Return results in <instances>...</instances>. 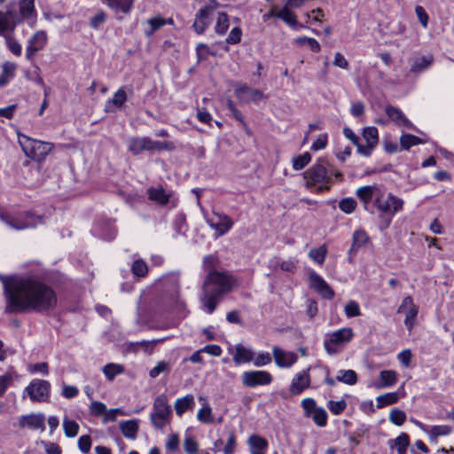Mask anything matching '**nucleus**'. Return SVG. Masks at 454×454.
<instances>
[{
    "instance_id": "obj_1",
    "label": "nucleus",
    "mask_w": 454,
    "mask_h": 454,
    "mask_svg": "<svg viewBox=\"0 0 454 454\" xmlns=\"http://www.w3.org/2000/svg\"><path fill=\"white\" fill-rule=\"evenodd\" d=\"M4 298V313L19 314L35 311L49 314L58 304L55 290L32 277L0 274Z\"/></svg>"
},
{
    "instance_id": "obj_2",
    "label": "nucleus",
    "mask_w": 454,
    "mask_h": 454,
    "mask_svg": "<svg viewBox=\"0 0 454 454\" xmlns=\"http://www.w3.org/2000/svg\"><path fill=\"white\" fill-rule=\"evenodd\" d=\"M235 283L234 278L225 271L209 270L202 287V309L207 314H212L223 297L232 290Z\"/></svg>"
},
{
    "instance_id": "obj_3",
    "label": "nucleus",
    "mask_w": 454,
    "mask_h": 454,
    "mask_svg": "<svg viewBox=\"0 0 454 454\" xmlns=\"http://www.w3.org/2000/svg\"><path fill=\"white\" fill-rule=\"evenodd\" d=\"M325 164L326 161L324 159H319L304 172L303 176L308 188L315 186L317 192H327L331 189L333 182Z\"/></svg>"
},
{
    "instance_id": "obj_4",
    "label": "nucleus",
    "mask_w": 454,
    "mask_h": 454,
    "mask_svg": "<svg viewBox=\"0 0 454 454\" xmlns=\"http://www.w3.org/2000/svg\"><path fill=\"white\" fill-rule=\"evenodd\" d=\"M18 141L25 155L38 162L43 161L55 147L52 143L37 140L20 132Z\"/></svg>"
},
{
    "instance_id": "obj_5",
    "label": "nucleus",
    "mask_w": 454,
    "mask_h": 454,
    "mask_svg": "<svg viewBox=\"0 0 454 454\" xmlns=\"http://www.w3.org/2000/svg\"><path fill=\"white\" fill-rule=\"evenodd\" d=\"M0 219L10 228L16 231L35 228L37 225L43 223V217L42 215H35L31 212L15 215L0 212Z\"/></svg>"
},
{
    "instance_id": "obj_6",
    "label": "nucleus",
    "mask_w": 454,
    "mask_h": 454,
    "mask_svg": "<svg viewBox=\"0 0 454 454\" xmlns=\"http://www.w3.org/2000/svg\"><path fill=\"white\" fill-rule=\"evenodd\" d=\"M172 414L171 406L168 403L165 394L159 395L153 402L150 420L156 429H162L169 422Z\"/></svg>"
},
{
    "instance_id": "obj_7",
    "label": "nucleus",
    "mask_w": 454,
    "mask_h": 454,
    "mask_svg": "<svg viewBox=\"0 0 454 454\" xmlns=\"http://www.w3.org/2000/svg\"><path fill=\"white\" fill-rule=\"evenodd\" d=\"M354 336L351 328L344 327L333 332L325 338L324 347L327 354L336 355L340 352L341 348L348 343Z\"/></svg>"
},
{
    "instance_id": "obj_8",
    "label": "nucleus",
    "mask_w": 454,
    "mask_h": 454,
    "mask_svg": "<svg viewBox=\"0 0 454 454\" xmlns=\"http://www.w3.org/2000/svg\"><path fill=\"white\" fill-rule=\"evenodd\" d=\"M32 402H44L50 397L51 384L44 380H33L25 388Z\"/></svg>"
},
{
    "instance_id": "obj_9",
    "label": "nucleus",
    "mask_w": 454,
    "mask_h": 454,
    "mask_svg": "<svg viewBox=\"0 0 454 454\" xmlns=\"http://www.w3.org/2000/svg\"><path fill=\"white\" fill-rule=\"evenodd\" d=\"M374 205L382 214L388 217L387 224H389L394 215L402 210L403 200L393 194H388L386 200L376 199Z\"/></svg>"
},
{
    "instance_id": "obj_10",
    "label": "nucleus",
    "mask_w": 454,
    "mask_h": 454,
    "mask_svg": "<svg viewBox=\"0 0 454 454\" xmlns=\"http://www.w3.org/2000/svg\"><path fill=\"white\" fill-rule=\"evenodd\" d=\"M272 380L271 374L267 371H248L241 375L242 384L251 388L270 385Z\"/></svg>"
},
{
    "instance_id": "obj_11",
    "label": "nucleus",
    "mask_w": 454,
    "mask_h": 454,
    "mask_svg": "<svg viewBox=\"0 0 454 454\" xmlns=\"http://www.w3.org/2000/svg\"><path fill=\"white\" fill-rule=\"evenodd\" d=\"M147 194L150 200L160 206H165L169 202L173 207L176 206L177 199L175 198L174 192L164 189L161 185L148 188Z\"/></svg>"
},
{
    "instance_id": "obj_12",
    "label": "nucleus",
    "mask_w": 454,
    "mask_h": 454,
    "mask_svg": "<svg viewBox=\"0 0 454 454\" xmlns=\"http://www.w3.org/2000/svg\"><path fill=\"white\" fill-rule=\"evenodd\" d=\"M206 222L216 231L218 237L225 235L233 226V221L230 216L215 212L212 217L207 218Z\"/></svg>"
},
{
    "instance_id": "obj_13",
    "label": "nucleus",
    "mask_w": 454,
    "mask_h": 454,
    "mask_svg": "<svg viewBox=\"0 0 454 454\" xmlns=\"http://www.w3.org/2000/svg\"><path fill=\"white\" fill-rule=\"evenodd\" d=\"M47 42V35L44 31L39 30L35 32L33 36L28 40L26 48V58L32 60L36 52L42 50Z\"/></svg>"
},
{
    "instance_id": "obj_14",
    "label": "nucleus",
    "mask_w": 454,
    "mask_h": 454,
    "mask_svg": "<svg viewBox=\"0 0 454 454\" xmlns=\"http://www.w3.org/2000/svg\"><path fill=\"white\" fill-rule=\"evenodd\" d=\"M309 281L311 287L314 288L323 298L327 300L333 298V290L320 275L314 271L311 272L309 274Z\"/></svg>"
},
{
    "instance_id": "obj_15",
    "label": "nucleus",
    "mask_w": 454,
    "mask_h": 454,
    "mask_svg": "<svg viewBox=\"0 0 454 454\" xmlns=\"http://www.w3.org/2000/svg\"><path fill=\"white\" fill-rule=\"evenodd\" d=\"M44 420L45 417L43 413L22 415L19 419V426L21 428L28 427L33 430L43 431L45 429Z\"/></svg>"
},
{
    "instance_id": "obj_16",
    "label": "nucleus",
    "mask_w": 454,
    "mask_h": 454,
    "mask_svg": "<svg viewBox=\"0 0 454 454\" xmlns=\"http://www.w3.org/2000/svg\"><path fill=\"white\" fill-rule=\"evenodd\" d=\"M272 355L276 364L281 368L291 367L298 359L294 352H286L277 346L272 348Z\"/></svg>"
},
{
    "instance_id": "obj_17",
    "label": "nucleus",
    "mask_w": 454,
    "mask_h": 454,
    "mask_svg": "<svg viewBox=\"0 0 454 454\" xmlns=\"http://www.w3.org/2000/svg\"><path fill=\"white\" fill-rule=\"evenodd\" d=\"M213 11V7L205 6L200 8L195 15V20L193 22V28L197 34L200 35L205 32L211 22L210 14Z\"/></svg>"
},
{
    "instance_id": "obj_18",
    "label": "nucleus",
    "mask_w": 454,
    "mask_h": 454,
    "mask_svg": "<svg viewBox=\"0 0 454 454\" xmlns=\"http://www.w3.org/2000/svg\"><path fill=\"white\" fill-rule=\"evenodd\" d=\"M385 112L388 118L397 126L403 127L408 129H415V126L403 114L401 109L389 105L386 106Z\"/></svg>"
},
{
    "instance_id": "obj_19",
    "label": "nucleus",
    "mask_w": 454,
    "mask_h": 454,
    "mask_svg": "<svg viewBox=\"0 0 454 454\" xmlns=\"http://www.w3.org/2000/svg\"><path fill=\"white\" fill-rule=\"evenodd\" d=\"M236 96L244 102H258L263 98V93L257 90L250 88L247 85H242L235 89Z\"/></svg>"
},
{
    "instance_id": "obj_20",
    "label": "nucleus",
    "mask_w": 454,
    "mask_h": 454,
    "mask_svg": "<svg viewBox=\"0 0 454 454\" xmlns=\"http://www.w3.org/2000/svg\"><path fill=\"white\" fill-rule=\"evenodd\" d=\"M309 385V375L308 374L307 371H302L301 372L296 374L295 377L292 380L289 391L292 395H299L306 388H308Z\"/></svg>"
},
{
    "instance_id": "obj_21",
    "label": "nucleus",
    "mask_w": 454,
    "mask_h": 454,
    "mask_svg": "<svg viewBox=\"0 0 454 454\" xmlns=\"http://www.w3.org/2000/svg\"><path fill=\"white\" fill-rule=\"evenodd\" d=\"M423 431L428 435L431 442L437 443L440 436L449 435L453 427L449 425H437V426H425L422 427Z\"/></svg>"
},
{
    "instance_id": "obj_22",
    "label": "nucleus",
    "mask_w": 454,
    "mask_h": 454,
    "mask_svg": "<svg viewBox=\"0 0 454 454\" xmlns=\"http://www.w3.org/2000/svg\"><path fill=\"white\" fill-rule=\"evenodd\" d=\"M276 17L293 28H306L305 25L298 23L297 16L291 8L283 6L278 12H277Z\"/></svg>"
},
{
    "instance_id": "obj_23",
    "label": "nucleus",
    "mask_w": 454,
    "mask_h": 454,
    "mask_svg": "<svg viewBox=\"0 0 454 454\" xmlns=\"http://www.w3.org/2000/svg\"><path fill=\"white\" fill-rule=\"evenodd\" d=\"M254 352L242 344L235 346V353L233 355V362L235 364H241L253 362Z\"/></svg>"
},
{
    "instance_id": "obj_24",
    "label": "nucleus",
    "mask_w": 454,
    "mask_h": 454,
    "mask_svg": "<svg viewBox=\"0 0 454 454\" xmlns=\"http://www.w3.org/2000/svg\"><path fill=\"white\" fill-rule=\"evenodd\" d=\"M128 149L134 155H138L144 151H150L149 137H131L128 141Z\"/></svg>"
},
{
    "instance_id": "obj_25",
    "label": "nucleus",
    "mask_w": 454,
    "mask_h": 454,
    "mask_svg": "<svg viewBox=\"0 0 454 454\" xmlns=\"http://www.w3.org/2000/svg\"><path fill=\"white\" fill-rule=\"evenodd\" d=\"M369 236L364 230H357L353 233L352 245L348 250V254H356L361 247H363L368 241Z\"/></svg>"
},
{
    "instance_id": "obj_26",
    "label": "nucleus",
    "mask_w": 454,
    "mask_h": 454,
    "mask_svg": "<svg viewBox=\"0 0 454 454\" xmlns=\"http://www.w3.org/2000/svg\"><path fill=\"white\" fill-rule=\"evenodd\" d=\"M109 8L114 10L115 12H122L128 14L132 9L133 3L135 0H103Z\"/></svg>"
},
{
    "instance_id": "obj_27",
    "label": "nucleus",
    "mask_w": 454,
    "mask_h": 454,
    "mask_svg": "<svg viewBox=\"0 0 454 454\" xmlns=\"http://www.w3.org/2000/svg\"><path fill=\"white\" fill-rule=\"evenodd\" d=\"M409 435L406 433H402L395 439L388 441V446L390 449L395 448L397 454H406L407 447L409 446Z\"/></svg>"
},
{
    "instance_id": "obj_28",
    "label": "nucleus",
    "mask_w": 454,
    "mask_h": 454,
    "mask_svg": "<svg viewBox=\"0 0 454 454\" xmlns=\"http://www.w3.org/2000/svg\"><path fill=\"white\" fill-rule=\"evenodd\" d=\"M121 434L129 439H135L138 431V420L131 419L121 421L119 425Z\"/></svg>"
},
{
    "instance_id": "obj_29",
    "label": "nucleus",
    "mask_w": 454,
    "mask_h": 454,
    "mask_svg": "<svg viewBox=\"0 0 454 454\" xmlns=\"http://www.w3.org/2000/svg\"><path fill=\"white\" fill-rule=\"evenodd\" d=\"M433 55L419 57L413 59L411 67V73H421L427 70L433 63Z\"/></svg>"
},
{
    "instance_id": "obj_30",
    "label": "nucleus",
    "mask_w": 454,
    "mask_h": 454,
    "mask_svg": "<svg viewBox=\"0 0 454 454\" xmlns=\"http://www.w3.org/2000/svg\"><path fill=\"white\" fill-rule=\"evenodd\" d=\"M166 24L167 20L161 16L151 18L146 21L147 27L145 28L144 33L147 37H150Z\"/></svg>"
},
{
    "instance_id": "obj_31",
    "label": "nucleus",
    "mask_w": 454,
    "mask_h": 454,
    "mask_svg": "<svg viewBox=\"0 0 454 454\" xmlns=\"http://www.w3.org/2000/svg\"><path fill=\"white\" fill-rule=\"evenodd\" d=\"M194 405V398L192 395H187L178 398L174 405L175 411L178 416L183 415L187 410Z\"/></svg>"
},
{
    "instance_id": "obj_32",
    "label": "nucleus",
    "mask_w": 454,
    "mask_h": 454,
    "mask_svg": "<svg viewBox=\"0 0 454 454\" xmlns=\"http://www.w3.org/2000/svg\"><path fill=\"white\" fill-rule=\"evenodd\" d=\"M16 66L13 63L5 62L2 66V74H0V88L4 87L8 82L13 78Z\"/></svg>"
},
{
    "instance_id": "obj_33",
    "label": "nucleus",
    "mask_w": 454,
    "mask_h": 454,
    "mask_svg": "<svg viewBox=\"0 0 454 454\" xmlns=\"http://www.w3.org/2000/svg\"><path fill=\"white\" fill-rule=\"evenodd\" d=\"M336 380L342 383L353 386L357 382V374L354 370H340Z\"/></svg>"
},
{
    "instance_id": "obj_34",
    "label": "nucleus",
    "mask_w": 454,
    "mask_h": 454,
    "mask_svg": "<svg viewBox=\"0 0 454 454\" xmlns=\"http://www.w3.org/2000/svg\"><path fill=\"white\" fill-rule=\"evenodd\" d=\"M34 0H20V13L24 20H28L35 14Z\"/></svg>"
},
{
    "instance_id": "obj_35",
    "label": "nucleus",
    "mask_w": 454,
    "mask_h": 454,
    "mask_svg": "<svg viewBox=\"0 0 454 454\" xmlns=\"http://www.w3.org/2000/svg\"><path fill=\"white\" fill-rule=\"evenodd\" d=\"M380 378L382 383H380L378 387H387L395 384L397 374L395 371L384 370L380 372Z\"/></svg>"
},
{
    "instance_id": "obj_36",
    "label": "nucleus",
    "mask_w": 454,
    "mask_h": 454,
    "mask_svg": "<svg viewBox=\"0 0 454 454\" xmlns=\"http://www.w3.org/2000/svg\"><path fill=\"white\" fill-rule=\"evenodd\" d=\"M248 444L251 447V450L262 451L267 449L268 441L258 434H252L248 438Z\"/></svg>"
},
{
    "instance_id": "obj_37",
    "label": "nucleus",
    "mask_w": 454,
    "mask_h": 454,
    "mask_svg": "<svg viewBox=\"0 0 454 454\" xmlns=\"http://www.w3.org/2000/svg\"><path fill=\"white\" fill-rule=\"evenodd\" d=\"M423 143L421 138L411 134H403L400 137V145L403 150H409L411 146Z\"/></svg>"
},
{
    "instance_id": "obj_38",
    "label": "nucleus",
    "mask_w": 454,
    "mask_h": 454,
    "mask_svg": "<svg viewBox=\"0 0 454 454\" xmlns=\"http://www.w3.org/2000/svg\"><path fill=\"white\" fill-rule=\"evenodd\" d=\"M399 400V395L397 392L387 393L381 395L376 398L377 407L382 408L387 405H390L395 403Z\"/></svg>"
},
{
    "instance_id": "obj_39",
    "label": "nucleus",
    "mask_w": 454,
    "mask_h": 454,
    "mask_svg": "<svg viewBox=\"0 0 454 454\" xmlns=\"http://www.w3.org/2000/svg\"><path fill=\"white\" fill-rule=\"evenodd\" d=\"M15 30L14 22H10L4 12L0 11V36H5L10 34H13Z\"/></svg>"
},
{
    "instance_id": "obj_40",
    "label": "nucleus",
    "mask_w": 454,
    "mask_h": 454,
    "mask_svg": "<svg viewBox=\"0 0 454 454\" xmlns=\"http://www.w3.org/2000/svg\"><path fill=\"white\" fill-rule=\"evenodd\" d=\"M123 372V366L117 364H107L103 368V372L106 379L113 381L114 378Z\"/></svg>"
},
{
    "instance_id": "obj_41",
    "label": "nucleus",
    "mask_w": 454,
    "mask_h": 454,
    "mask_svg": "<svg viewBox=\"0 0 454 454\" xmlns=\"http://www.w3.org/2000/svg\"><path fill=\"white\" fill-rule=\"evenodd\" d=\"M229 28V19L228 15L225 12H219L216 24L215 27V31L216 34L223 35H224Z\"/></svg>"
},
{
    "instance_id": "obj_42",
    "label": "nucleus",
    "mask_w": 454,
    "mask_h": 454,
    "mask_svg": "<svg viewBox=\"0 0 454 454\" xmlns=\"http://www.w3.org/2000/svg\"><path fill=\"white\" fill-rule=\"evenodd\" d=\"M326 254H327V247L325 245H322L317 248L310 249V251L309 253V256L315 262H317L318 264H322L325 260Z\"/></svg>"
},
{
    "instance_id": "obj_43",
    "label": "nucleus",
    "mask_w": 454,
    "mask_h": 454,
    "mask_svg": "<svg viewBox=\"0 0 454 454\" xmlns=\"http://www.w3.org/2000/svg\"><path fill=\"white\" fill-rule=\"evenodd\" d=\"M363 137L364 138L366 143L371 144L372 145H374L376 147L379 142V133L377 128H364L363 130Z\"/></svg>"
},
{
    "instance_id": "obj_44",
    "label": "nucleus",
    "mask_w": 454,
    "mask_h": 454,
    "mask_svg": "<svg viewBox=\"0 0 454 454\" xmlns=\"http://www.w3.org/2000/svg\"><path fill=\"white\" fill-rule=\"evenodd\" d=\"M310 418H312L314 423L318 427H324L327 425L328 415L323 407H318Z\"/></svg>"
},
{
    "instance_id": "obj_45",
    "label": "nucleus",
    "mask_w": 454,
    "mask_h": 454,
    "mask_svg": "<svg viewBox=\"0 0 454 454\" xmlns=\"http://www.w3.org/2000/svg\"><path fill=\"white\" fill-rule=\"evenodd\" d=\"M294 42L298 45H309L313 52H319L321 50L319 43L311 37L301 36L294 39Z\"/></svg>"
},
{
    "instance_id": "obj_46",
    "label": "nucleus",
    "mask_w": 454,
    "mask_h": 454,
    "mask_svg": "<svg viewBox=\"0 0 454 454\" xmlns=\"http://www.w3.org/2000/svg\"><path fill=\"white\" fill-rule=\"evenodd\" d=\"M375 187L371 185H366L360 187L356 190V196L365 204L369 203L373 196Z\"/></svg>"
},
{
    "instance_id": "obj_47",
    "label": "nucleus",
    "mask_w": 454,
    "mask_h": 454,
    "mask_svg": "<svg viewBox=\"0 0 454 454\" xmlns=\"http://www.w3.org/2000/svg\"><path fill=\"white\" fill-rule=\"evenodd\" d=\"M311 160V155L306 152L293 159V168L294 170H301L307 166Z\"/></svg>"
},
{
    "instance_id": "obj_48",
    "label": "nucleus",
    "mask_w": 454,
    "mask_h": 454,
    "mask_svg": "<svg viewBox=\"0 0 454 454\" xmlns=\"http://www.w3.org/2000/svg\"><path fill=\"white\" fill-rule=\"evenodd\" d=\"M418 312L419 309L417 306H412V308H409L406 311L404 325L409 331H411L415 325Z\"/></svg>"
},
{
    "instance_id": "obj_49",
    "label": "nucleus",
    "mask_w": 454,
    "mask_h": 454,
    "mask_svg": "<svg viewBox=\"0 0 454 454\" xmlns=\"http://www.w3.org/2000/svg\"><path fill=\"white\" fill-rule=\"evenodd\" d=\"M131 270L133 274L137 277L143 278L148 272V267L145 262L141 259L136 260L132 266Z\"/></svg>"
},
{
    "instance_id": "obj_50",
    "label": "nucleus",
    "mask_w": 454,
    "mask_h": 454,
    "mask_svg": "<svg viewBox=\"0 0 454 454\" xmlns=\"http://www.w3.org/2000/svg\"><path fill=\"white\" fill-rule=\"evenodd\" d=\"M301 405L304 411V416L306 418H310L314 411L318 409L316 401L309 397L303 399Z\"/></svg>"
},
{
    "instance_id": "obj_51",
    "label": "nucleus",
    "mask_w": 454,
    "mask_h": 454,
    "mask_svg": "<svg viewBox=\"0 0 454 454\" xmlns=\"http://www.w3.org/2000/svg\"><path fill=\"white\" fill-rule=\"evenodd\" d=\"M4 14L11 23L14 22L15 27L24 20L20 13H18L12 4H8L6 6V11L4 12Z\"/></svg>"
},
{
    "instance_id": "obj_52",
    "label": "nucleus",
    "mask_w": 454,
    "mask_h": 454,
    "mask_svg": "<svg viewBox=\"0 0 454 454\" xmlns=\"http://www.w3.org/2000/svg\"><path fill=\"white\" fill-rule=\"evenodd\" d=\"M150 151H171L175 148L172 142L154 141L149 138Z\"/></svg>"
},
{
    "instance_id": "obj_53",
    "label": "nucleus",
    "mask_w": 454,
    "mask_h": 454,
    "mask_svg": "<svg viewBox=\"0 0 454 454\" xmlns=\"http://www.w3.org/2000/svg\"><path fill=\"white\" fill-rule=\"evenodd\" d=\"M63 428L67 437H74L78 434L79 425L74 420L65 419Z\"/></svg>"
},
{
    "instance_id": "obj_54",
    "label": "nucleus",
    "mask_w": 454,
    "mask_h": 454,
    "mask_svg": "<svg viewBox=\"0 0 454 454\" xmlns=\"http://www.w3.org/2000/svg\"><path fill=\"white\" fill-rule=\"evenodd\" d=\"M8 49L16 56H20L22 51L21 45L14 39L12 34L4 36Z\"/></svg>"
},
{
    "instance_id": "obj_55",
    "label": "nucleus",
    "mask_w": 454,
    "mask_h": 454,
    "mask_svg": "<svg viewBox=\"0 0 454 454\" xmlns=\"http://www.w3.org/2000/svg\"><path fill=\"white\" fill-rule=\"evenodd\" d=\"M406 419V413L403 411L394 409L389 413V420L396 426H402Z\"/></svg>"
},
{
    "instance_id": "obj_56",
    "label": "nucleus",
    "mask_w": 454,
    "mask_h": 454,
    "mask_svg": "<svg viewBox=\"0 0 454 454\" xmlns=\"http://www.w3.org/2000/svg\"><path fill=\"white\" fill-rule=\"evenodd\" d=\"M348 317H356L361 315L359 304L356 301H349L344 308Z\"/></svg>"
},
{
    "instance_id": "obj_57",
    "label": "nucleus",
    "mask_w": 454,
    "mask_h": 454,
    "mask_svg": "<svg viewBox=\"0 0 454 454\" xmlns=\"http://www.w3.org/2000/svg\"><path fill=\"white\" fill-rule=\"evenodd\" d=\"M127 100V94L123 88H120L114 95L113 98L108 101V104H113L116 107H121Z\"/></svg>"
},
{
    "instance_id": "obj_58",
    "label": "nucleus",
    "mask_w": 454,
    "mask_h": 454,
    "mask_svg": "<svg viewBox=\"0 0 454 454\" xmlns=\"http://www.w3.org/2000/svg\"><path fill=\"white\" fill-rule=\"evenodd\" d=\"M356 202L352 198H346L339 202V208L346 214L352 213L356 209Z\"/></svg>"
},
{
    "instance_id": "obj_59",
    "label": "nucleus",
    "mask_w": 454,
    "mask_h": 454,
    "mask_svg": "<svg viewBox=\"0 0 454 454\" xmlns=\"http://www.w3.org/2000/svg\"><path fill=\"white\" fill-rule=\"evenodd\" d=\"M327 407L333 414L339 415L346 409L347 403L345 400L329 401Z\"/></svg>"
},
{
    "instance_id": "obj_60",
    "label": "nucleus",
    "mask_w": 454,
    "mask_h": 454,
    "mask_svg": "<svg viewBox=\"0 0 454 454\" xmlns=\"http://www.w3.org/2000/svg\"><path fill=\"white\" fill-rule=\"evenodd\" d=\"M169 371V364L166 361H160L157 364L152 368L149 372L151 378H156L160 373Z\"/></svg>"
},
{
    "instance_id": "obj_61",
    "label": "nucleus",
    "mask_w": 454,
    "mask_h": 454,
    "mask_svg": "<svg viewBox=\"0 0 454 454\" xmlns=\"http://www.w3.org/2000/svg\"><path fill=\"white\" fill-rule=\"evenodd\" d=\"M197 419L203 423H211L213 421L212 411L209 406H204L197 413Z\"/></svg>"
},
{
    "instance_id": "obj_62",
    "label": "nucleus",
    "mask_w": 454,
    "mask_h": 454,
    "mask_svg": "<svg viewBox=\"0 0 454 454\" xmlns=\"http://www.w3.org/2000/svg\"><path fill=\"white\" fill-rule=\"evenodd\" d=\"M242 30L240 27H233L226 38V43L229 44H237L240 42Z\"/></svg>"
},
{
    "instance_id": "obj_63",
    "label": "nucleus",
    "mask_w": 454,
    "mask_h": 454,
    "mask_svg": "<svg viewBox=\"0 0 454 454\" xmlns=\"http://www.w3.org/2000/svg\"><path fill=\"white\" fill-rule=\"evenodd\" d=\"M184 449L187 454H195L198 450V443L192 436H185Z\"/></svg>"
},
{
    "instance_id": "obj_64",
    "label": "nucleus",
    "mask_w": 454,
    "mask_h": 454,
    "mask_svg": "<svg viewBox=\"0 0 454 454\" xmlns=\"http://www.w3.org/2000/svg\"><path fill=\"white\" fill-rule=\"evenodd\" d=\"M271 362V356L269 352H262L258 356H254L253 363L255 366H264Z\"/></svg>"
}]
</instances>
